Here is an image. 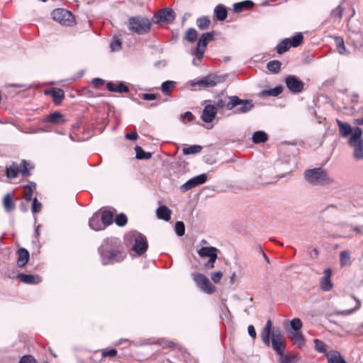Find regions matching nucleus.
Segmentation results:
<instances>
[{
	"instance_id": "nucleus-1",
	"label": "nucleus",
	"mask_w": 363,
	"mask_h": 363,
	"mask_svg": "<svg viewBox=\"0 0 363 363\" xmlns=\"http://www.w3.org/2000/svg\"><path fill=\"white\" fill-rule=\"evenodd\" d=\"M98 251L104 265L121 262L126 257L120 240L114 238L105 240L99 247Z\"/></svg>"
},
{
	"instance_id": "nucleus-2",
	"label": "nucleus",
	"mask_w": 363,
	"mask_h": 363,
	"mask_svg": "<svg viewBox=\"0 0 363 363\" xmlns=\"http://www.w3.org/2000/svg\"><path fill=\"white\" fill-rule=\"evenodd\" d=\"M272 323L269 320L261 333V339L264 345L269 346L272 344V348L278 354H282L284 352V337L279 329L272 330Z\"/></svg>"
},
{
	"instance_id": "nucleus-3",
	"label": "nucleus",
	"mask_w": 363,
	"mask_h": 363,
	"mask_svg": "<svg viewBox=\"0 0 363 363\" xmlns=\"http://www.w3.org/2000/svg\"><path fill=\"white\" fill-rule=\"evenodd\" d=\"M306 180L312 185L325 186L333 182L327 171L323 168H314L305 171Z\"/></svg>"
},
{
	"instance_id": "nucleus-4",
	"label": "nucleus",
	"mask_w": 363,
	"mask_h": 363,
	"mask_svg": "<svg viewBox=\"0 0 363 363\" xmlns=\"http://www.w3.org/2000/svg\"><path fill=\"white\" fill-rule=\"evenodd\" d=\"M362 130L357 128L353 135L348 140V144L353 148L352 156L356 161L363 160V139L362 138Z\"/></svg>"
},
{
	"instance_id": "nucleus-5",
	"label": "nucleus",
	"mask_w": 363,
	"mask_h": 363,
	"mask_svg": "<svg viewBox=\"0 0 363 363\" xmlns=\"http://www.w3.org/2000/svg\"><path fill=\"white\" fill-rule=\"evenodd\" d=\"M151 23L149 19L137 16L129 19V29L139 35L147 33L150 30Z\"/></svg>"
},
{
	"instance_id": "nucleus-6",
	"label": "nucleus",
	"mask_w": 363,
	"mask_h": 363,
	"mask_svg": "<svg viewBox=\"0 0 363 363\" xmlns=\"http://www.w3.org/2000/svg\"><path fill=\"white\" fill-rule=\"evenodd\" d=\"M130 236L131 238L133 239V244L132 245L131 250L135 252L138 255L142 256L146 252L148 248L146 238L137 232L133 233Z\"/></svg>"
},
{
	"instance_id": "nucleus-7",
	"label": "nucleus",
	"mask_w": 363,
	"mask_h": 363,
	"mask_svg": "<svg viewBox=\"0 0 363 363\" xmlns=\"http://www.w3.org/2000/svg\"><path fill=\"white\" fill-rule=\"evenodd\" d=\"M192 278L196 286L203 292L211 294L215 290L216 287L211 283L207 277L203 274L194 273L192 274Z\"/></svg>"
},
{
	"instance_id": "nucleus-8",
	"label": "nucleus",
	"mask_w": 363,
	"mask_h": 363,
	"mask_svg": "<svg viewBox=\"0 0 363 363\" xmlns=\"http://www.w3.org/2000/svg\"><path fill=\"white\" fill-rule=\"evenodd\" d=\"M215 35V32H208L203 33L200 37L197 45L194 50V55L199 60H202L203 57V54L206 51V46L208 43L213 39Z\"/></svg>"
},
{
	"instance_id": "nucleus-9",
	"label": "nucleus",
	"mask_w": 363,
	"mask_h": 363,
	"mask_svg": "<svg viewBox=\"0 0 363 363\" xmlns=\"http://www.w3.org/2000/svg\"><path fill=\"white\" fill-rule=\"evenodd\" d=\"M218 250L214 247H203L198 250V255L201 258L209 257L208 262L205 264L206 269H212L213 264L218 258Z\"/></svg>"
},
{
	"instance_id": "nucleus-10",
	"label": "nucleus",
	"mask_w": 363,
	"mask_h": 363,
	"mask_svg": "<svg viewBox=\"0 0 363 363\" xmlns=\"http://www.w3.org/2000/svg\"><path fill=\"white\" fill-rule=\"evenodd\" d=\"M52 18L62 25L69 26L74 21L71 12L63 9H57L52 13Z\"/></svg>"
},
{
	"instance_id": "nucleus-11",
	"label": "nucleus",
	"mask_w": 363,
	"mask_h": 363,
	"mask_svg": "<svg viewBox=\"0 0 363 363\" xmlns=\"http://www.w3.org/2000/svg\"><path fill=\"white\" fill-rule=\"evenodd\" d=\"M175 19V13L173 9L170 8H166L160 10L156 13L153 18V21L156 23H170Z\"/></svg>"
},
{
	"instance_id": "nucleus-12",
	"label": "nucleus",
	"mask_w": 363,
	"mask_h": 363,
	"mask_svg": "<svg viewBox=\"0 0 363 363\" xmlns=\"http://www.w3.org/2000/svg\"><path fill=\"white\" fill-rule=\"evenodd\" d=\"M206 180L207 175L206 174H199L186 181L180 186V190L182 192H186L199 185L204 184Z\"/></svg>"
},
{
	"instance_id": "nucleus-13",
	"label": "nucleus",
	"mask_w": 363,
	"mask_h": 363,
	"mask_svg": "<svg viewBox=\"0 0 363 363\" xmlns=\"http://www.w3.org/2000/svg\"><path fill=\"white\" fill-rule=\"evenodd\" d=\"M286 86L294 94H298L303 89V82L294 75H289L285 80Z\"/></svg>"
},
{
	"instance_id": "nucleus-14",
	"label": "nucleus",
	"mask_w": 363,
	"mask_h": 363,
	"mask_svg": "<svg viewBox=\"0 0 363 363\" xmlns=\"http://www.w3.org/2000/svg\"><path fill=\"white\" fill-rule=\"evenodd\" d=\"M221 82V78L217 75H208L196 82H192L191 86L203 87H214Z\"/></svg>"
},
{
	"instance_id": "nucleus-15",
	"label": "nucleus",
	"mask_w": 363,
	"mask_h": 363,
	"mask_svg": "<svg viewBox=\"0 0 363 363\" xmlns=\"http://www.w3.org/2000/svg\"><path fill=\"white\" fill-rule=\"evenodd\" d=\"M240 98L237 96H232L228 97V101L223 99H218L215 104L217 109L226 108L228 110H233L234 108L238 106L240 103Z\"/></svg>"
},
{
	"instance_id": "nucleus-16",
	"label": "nucleus",
	"mask_w": 363,
	"mask_h": 363,
	"mask_svg": "<svg viewBox=\"0 0 363 363\" xmlns=\"http://www.w3.org/2000/svg\"><path fill=\"white\" fill-rule=\"evenodd\" d=\"M337 124L339 127L340 135L342 138H347L350 135H353L355 130L359 128V127L352 128L349 123L342 122L339 119H336Z\"/></svg>"
},
{
	"instance_id": "nucleus-17",
	"label": "nucleus",
	"mask_w": 363,
	"mask_h": 363,
	"mask_svg": "<svg viewBox=\"0 0 363 363\" xmlns=\"http://www.w3.org/2000/svg\"><path fill=\"white\" fill-rule=\"evenodd\" d=\"M216 113L214 105H207L203 110L201 118L206 123H211L215 119Z\"/></svg>"
},
{
	"instance_id": "nucleus-18",
	"label": "nucleus",
	"mask_w": 363,
	"mask_h": 363,
	"mask_svg": "<svg viewBox=\"0 0 363 363\" xmlns=\"http://www.w3.org/2000/svg\"><path fill=\"white\" fill-rule=\"evenodd\" d=\"M323 274L324 276L321 277L320 280V288L323 291H329L333 287V284L330 280L331 270L330 269H326L324 270Z\"/></svg>"
},
{
	"instance_id": "nucleus-19",
	"label": "nucleus",
	"mask_w": 363,
	"mask_h": 363,
	"mask_svg": "<svg viewBox=\"0 0 363 363\" xmlns=\"http://www.w3.org/2000/svg\"><path fill=\"white\" fill-rule=\"evenodd\" d=\"M238 106L235 107L234 112L235 113H245L250 111L254 106L253 104L250 100H242L240 99Z\"/></svg>"
},
{
	"instance_id": "nucleus-20",
	"label": "nucleus",
	"mask_w": 363,
	"mask_h": 363,
	"mask_svg": "<svg viewBox=\"0 0 363 363\" xmlns=\"http://www.w3.org/2000/svg\"><path fill=\"white\" fill-rule=\"evenodd\" d=\"M228 16V10L226 6L223 4L217 5L213 10L214 18L220 21H224Z\"/></svg>"
},
{
	"instance_id": "nucleus-21",
	"label": "nucleus",
	"mask_w": 363,
	"mask_h": 363,
	"mask_svg": "<svg viewBox=\"0 0 363 363\" xmlns=\"http://www.w3.org/2000/svg\"><path fill=\"white\" fill-rule=\"evenodd\" d=\"M108 91L117 93H127L129 91L128 87L123 82L114 84L111 82H108L106 84Z\"/></svg>"
},
{
	"instance_id": "nucleus-22",
	"label": "nucleus",
	"mask_w": 363,
	"mask_h": 363,
	"mask_svg": "<svg viewBox=\"0 0 363 363\" xmlns=\"http://www.w3.org/2000/svg\"><path fill=\"white\" fill-rule=\"evenodd\" d=\"M18 260L17 264L20 267L26 266L30 257L28 251L25 248H20L18 250Z\"/></svg>"
},
{
	"instance_id": "nucleus-23",
	"label": "nucleus",
	"mask_w": 363,
	"mask_h": 363,
	"mask_svg": "<svg viewBox=\"0 0 363 363\" xmlns=\"http://www.w3.org/2000/svg\"><path fill=\"white\" fill-rule=\"evenodd\" d=\"M89 227L94 230L97 231L104 229L99 213H95L92 216V217L89 219Z\"/></svg>"
},
{
	"instance_id": "nucleus-24",
	"label": "nucleus",
	"mask_w": 363,
	"mask_h": 363,
	"mask_svg": "<svg viewBox=\"0 0 363 363\" xmlns=\"http://www.w3.org/2000/svg\"><path fill=\"white\" fill-rule=\"evenodd\" d=\"M46 94L51 95L56 104H60L65 97L64 91L60 88H54L51 91H46Z\"/></svg>"
},
{
	"instance_id": "nucleus-25",
	"label": "nucleus",
	"mask_w": 363,
	"mask_h": 363,
	"mask_svg": "<svg viewBox=\"0 0 363 363\" xmlns=\"http://www.w3.org/2000/svg\"><path fill=\"white\" fill-rule=\"evenodd\" d=\"M18 278L25 284H33L41 282V278L39 276L32 274H19Z\"/></svg>"
},
{
	"instance_id": "nucleus-26",
	"label": "nucleus",
	"mask_w": 363,
	"mask_h": 363,
	"mask_svg": "<svg viewBox=\"0 0 363 363\" xmlns=\"http://www.w3.org/2000/svg\"><path fill=\"white\" fill-rule=\"evenodd\" d=\"M328 363H347L337 351H330L327 353Z\"/></svg>"
},
{
	"instance_id": "nucleus-27",
	"label": "nucleus",
	"mask_w": 363,
	"mask_h": 363,
	"mask_svg": "<svg viewBox=\"0 0 363 363\" xmlns=\"http://www.w3.org/2000/svg\"><path fill=\"white\" fill-rule=\"evenodd\" d=\"M158 218L168 221L171 218V211L166 206H160L156 211Z\"/></svg>"
},
{
	"instance_id": "nucleus-28",
	"label": "nucleus",
	"mask_w": 363,
	"mask_h": 363,
	"mask_svg": "<svg viewBox=\"0 0 363 363\" xmlns=\"http://www.w3.org/2000/svg\"><path fill=\"white\" fill-rule=\"evenodd\" d=\"M290 338L297 347H301L304 345V338L300 331H291L290 333Z\"/></svg>"
},
{
	"instance_id": "nucleus-29",
	"label": "nucleus",
	"mask_w": 363,
	"mask_h": 363,
	"mask_svg": "<svg viewBox=\"0 0 363 363\" xmlns=\"http://www.w3.org/2000/svg\"><path fill=\"white\" fill-rule=\"evenodd\" d=\"M100 218L104 227L108 225L113 222V213L109 210H104L100 215Z\"/></svg>"
},
{
	"instance_id": "nucleus-30",
	"label": "nucleus",
	"mask_w": 363,
	"mask_h": 363,
	"mask_svg": "<svg viewBox=\"0 0 363 363\" xmlns=\"http://www.w3.org/2000/svg\"><path fill=\"white\" fill-rule=\"evenodd\" d=\"M63 116L59 112H54L47 116L43 119V123H58L61 120H62Z\"/></svg>"
},
{
	"instance_id": "nucleus-31",
	"label": "nucleus",
	"mask_w": 363,
	"mask_h": 363,
	"mask_svg": "<svg viewBox=\"0 0 363 363\" xmlns=\"http://www.w3.org/2000/svg\"><path fill=\"white\" fill-rule=\"evenodd\" d=\"M254 3L250 0H246L234 4L233 11L236 13L242 12L245 8H251Z\"/></svg>"
},
{
	"instance_id": "nucleus-32",
	"label": "nucleus",
	"mask_w": 363,
	"mask_h": 363,
	"mask_svg": "<svg viewBox=\"0 0 363 363\" xmlns=\"http://www.w3.org/2000/svg\"><path fill=\"white\" fill-rule=\"evenodd\" d=\"M267 135L264 131L258 130L255 131L253 135L252 140L254 143H261L267 140Z\"/></svg>"
},
{
	"instance_id": "nucleus-33",
	"label": "nucleus",
	"mask_w": 363,
	"mask_h": 363,
	"mask_svg": "<svg viewBox=\"0 0 363 363\" xmlns=\"http://www.w3.org/2000/svg\"><path fill=\"white\" fill-rule=\"evenodd\" d=\"M3 204L6 212L12 211L16 206L15 203L12 201L9 194H7L4 197Z\"/></svg>"
},
{
	"instance_id": "nucleus-34",
	"label": "nucleus",
	"mask_w": 363,
	"mask_h": 363,
	"mask_svg": "<svg viewBox=\"0 0 363 363\" xmlns=\"http://www.w3.org/2000/svg\"><path fill=\"white\" fill-rule=\"evenodd\" d=\"M291 47V44H290L289 39L283 40L277 46V51L279 54H283L286 52Z\"/></svg>"
},
{
	"instance_id": "nucleus-35",
	"label": "nucleus",
	"mask_w": 363,
	"mask_h": 363,
	"mask_svg": "<svg viewBox=\"0 0 363 363\" xmlns=\"http://www.w3.org/2000/svg\"><path fill=\"white\" fill-rule=\"evenodd\" d=\"M136 158L138 160H148L151 158L152 154L150 152H145L140 146L135 147Z\"/></svg>"
},
{
	"instance_id": "nucleus-36",
	"label": "nucleus",
	"mask_w": 363,
	"mask_h": 363,
	"mask_svg": "<svg viewBox=\"0 0 363 363\" xmlns=\"http://www.w3.org/2000/svg\"><path fill=\"white\" fill-rule=\"evenodd\" d=\"M352 298H354L356 301V306L352 308V309H347L344 311H340L335 313L336 315H347L353 312L357 311L360 306H361V301L359 299L355 298L354 296H352Z\"/></svg>"
},
{
	"instance_id": "nucleus-37",
	"label": "nucleus",
	"mask_w": 363,
	"mask_h": 363,
	"mask_svg": "<svg viewBox=\"0 0 363 363\" xmlns=\"http://www.w3.org/2000/svg\"><path fill=\"white\" fill-rule=\"evenodd\" d=\"M283 91V87L281 86H276L273 89L264 90L262 91V96H277L281 94Z\"/></svg>"
},
{
	"instance_id": "nucleus-38",
	"label": "nucleus",
	"mask_w": 363,
	"mask_h": 363,
	"mask_svg": "<svg viewBox=\"0 0 363 363\" xmlns=\"http://www.w3.org/2000/svg\"><path fill=\"white\" fill-rule=\"evenodd\" d=\"M35 189V185L27 184L23 187V196L27 201L32 199L33 190Z\"/></svg>"
},
{
	"instance_id": "nucleus-39",
	"label": "nucleus",
	"mask_w": 363,
	"mask_h": 363,
	"mask_svg": "<svg viewBox=\"0 0 363 363\" xmlns=\"http://www.w3.org/2000/svg\"><path fill=\"white\" fill-rule=\"evenodd\" d=\"M198 37V33L194 28H189L184 35V39L190 43H194Z\"/></svg>"
},
{
	"instance_id": "nucleus-40",
	"label": "nucleus",
	"mask_w": 363,
	"mask_h": 363,
	"mask_svg": "<svg viewBox=\"0 0 363 363\" xmlns=\"http://www.w3.org/2000/svg\"><path fill=\"white\" fill-rule=\"evenodd\" d=\"M19 172L18 167L16 164L13 163L12 165L6 168V177L9 179L16 178Z\"/></svg>"
},
{
	"instance_id": "nucleus-41",
	"label": "nucleus",
	"mask_w": 363,
	"mask_h": 363,
	"mask_svg": "<svg viewBox=\"0 0 363 363\" xmlns=\"http://www.w3.org/2000/svg\"><path fill=\"white\" fill-rule=\"evenodd\" d=\"M202 147L199 145H193L186 147H184L182 150L184 155H191L196 154L201 151Z\"/></svg>"
},
{
	"instance_id": "nucleus-42",
	"label": "nucleus",
	"mask_w": 363,
	"mask_h": 363,
	"mask_svg": "<svg viewBox=\"0 0 363 363\" xmlns=\"http://www.w3.org/2000/svg\"><path fill=\"white\" fill-rule=\"evenodd\" d=\"M335 43L337 45V51L340 55L349 54V52L346 50L343 39L342 38H340V37L335 38Z\"/></svg>"
},
{
	"instance_id": "nucleus-43",
	"label": "nucleus",
	"mask_w": 363,
	"mask_h": 363,
	"mask_svg": "<svg viewBox=\"0 0 363 363\" xmlns=\"http://www.w3.org/2000/svg\"><path fill=\"white\" fill-rule=\"evenodd\" d=\"M174 82L166 81L162 84L161 90L164 94H169L174 89Z\"/></svg>"
},
{
	"instance_id": "nucleus-44",
	"label": "nucleus",
	"mask_w": 363,
	"mask_h": 363,
	"mask_svg": "<svg viewBox=\"0 0 363 363\" xmlns=\"http://www.w3.org/2000/svg\"><path fill=\"white\" fill-rule=\"evenodd\" d=\"M19 172L21 173L23 176H27L30 174V169H32V167L30 163H28L26 160H23L19 166Z\"/></svg>"
},
{
	"instance_id": "nucleus-45",
	"label": "nucleus",
	"mask_w": 363,
	"mask_h": 363,
	"mask_svg": "<svg viewBox=\"0 0 363 363\" xmlns=\"http://www.w3.org/2000/svg\"><path fill=\"white\" fill-rule=\"evenodd\" d=\"M289 39L290 41V44H291V47L296 48L302 43L303 36L302 33H298L296 34L294 36H293L292 38H289Z\"/></svg>"
},
{
	"instance_id": "nucleus-46",
	"label": "nucleus",
	"mask_w": 363,
	"mask_h": 363,
	"mask_svg": "<svg viewBox=\"0 0 363 363\" xmlns=\"http://www.w3.org/2000/svg\"><path fill=\"white\" fill-rule=\"evenodd\" d=\"M280 356V362L281 363H296L297 357L295 355L291 354H284L282 352V354H279Z\"/></svg>"
},
{
	"instance_id": "nucleus-47",
	"label": "nucleus",
	"mask_w": 363,
	"mask_h": 363,
	"mask_svg": "<svg viewBox=\"0 0 363 363\" xmlns=\"http://www.w3.org/2000/svg\"><path fill=\"white\" fill-rule=\"evenodd\" d=\"M281 62L279 60H272L267 63V69L274 73H277L281 68Z\"/></svg>"
},
{
	"instance_id": "nucleus-48",
	"label": "nucleus",
	"mask_w": 363,
	"mask_h": 363,
	"mask_svg": "<svg viewBox=\"0 0 363 363\" xmlns=\"http://www.w3.org/2000/svg\"><path fill=\"white\" fill-rule=\"evenodd\" d=\"M211 21L207 17H201L197 19L196 25L201 29L205 30L209 27Z\"/></svg>"
},
{
	"instance_id": "nucleus-49",
	"label": "nucleus",
	"mask_w": 363,
	"mask_h": 363,
	"mask_svg": "<svg viewBox=\"0 0 363 363\" xmlns=\"http://www.w3.org/2000/svg\"><path fill=\"white\" fill-rule=\"evenodd\" d=\"M340 262L342 266H345L350 263V254L349 251L345 250L340 252Z\"/></svg>"
},
{
	"instance_id": "nucleus-50",
	"label": "nucleus",
	"mask_w": 363,
	"mask_h": 363,
	"mask_svg": "<svg viewBox=\"0 0 363 363\" xmlns=\"http://www.w3.org/2000/svg\"><path fill=\"white\" fill-rule=\"evenodd\" d=\"M174 230L178 236H182L185 233V225L182 221H177L174 225Z\"/></svg>"
},
{
	"instance_id": "nucleus-51",
	"label": "nucleus",
	"mask_w": 363,
	"mask_h": 363,
	"mask_svg": "<svg viewBox=\"0 0 363 363\" xmlns=\"http://www.w3.org/2000/svg\"><path fill=\"white\" fill-rule=\"evenodd\" d=\"M290 325L292 331H299L302 327V322L299 318H294L291 320Z\"/></svg>"
},
{
	"instance_id": "nucleus-52",
	"label": "nucleus",
	"mask_w": 363,
	"mask_h": 363,
	"mask_svg": "<svg viewBox=\"0 0 363 363\" xmlns=\"http://www.w3.org/2000/svg\"><path fill=\"white\" fill-rule=\"evenodd\" d=\"M115 223L118 226H123L127 223V217L124 213H120L116 216Z\"/></svg>"
},
{
	"instance_id": "nucleus-53",
	"label": "nucleus",
	"mask_w": 363,
	"mask_h": 363,
	"mask_svg": "<svg viewBox=\"0 0 363 363\" xmlns=\"http://www.w3.org/2000/svg\"><path fill=\"white\" fill-rule=\"evenodd\" d=\"M342 9L340 6H338L337 8H335L331 11V18H334L335 20L340 19L342 16Z\"/></svg>"
},
{
	"instance_id": "nucleus-54",
	"label": "nucleus",
	"mask_w": 363,
	"mask_h": 363,
	"mask_svg": "<svg viewBox=\"0 0 363 363\" xmlns=\"http://www.w3.org/2000/svg\"><path fill=\"white\" fill-rule=\"evenodd\" d=\"M42 203L38 200L37 198H34L32 203V212L33 213H38L41 211Z\"/></svg>"
},
{
	"instance_id": "nucleus-55",
	"label": "nucleus",
	"mask_w": 363,
	"mask_h": 363,
	"mask_svg": "<svg viewBox=\"0 0 363 363\" xmlns=\"http://www.w3.org/2000/svg\"><path fill=\"white\" fill-rule=\"evenodd\" d=\"M315 350L320 352H326V345L321 340H315Z\"/></svg>"
},
{
	"instance_id": "nucleus-56",
	"label": "nucleus",
	"mask_w": 363,
	"mask_h": 363,
	"mask_svg": "<svg viewBox=\"0 0 363 363\" xmlns=\"http://www.w3.org/2000/svg\"><path fill=\"white\" fill-rule=\"evenodd\" d=\"M110 48L113 52L118 51L121 48V42L117 38H114L111 43Z\"/></svg>"
},
{
	"instance_id": "nucleus-57",
	"label": "nucleus",
	"mask_w": 363,
	"mask_h": 363,
	"mask_svg": "<svg viewBox=\"0 0 363 363\" xmlns=\"http://www.w3.org/2000/svg\"><path fill=\"white\" fill-rule=\"evenodd\" d=\"M19 363H38L36 359L31 355H25L19 361Z\"/></svg>"
},
{
	"instance_id": "nucleus-58",
	"label": "nucleus",
	"mask_w": 363,
	"mask_h": 363,
	"mask_svg": "<svg viewBox=\"0 0 363 363\" xmlns=\"http://www.w3.org/2000/svg\"><path fill=\"white\" fill-rule=\"evenodd\" d=\"M118 352L116 349H111L109 350H102L101 351V355L103 357H115L116 356Z\"/></svg>"
},
{
	"instance_id": "nucleus-59",
	"label": "nucleus",
	"mask_w": 363,
	"mask_h": 363,
	"mask_svg": "<svg viewBox=\"0 0 363 363\" xmlns=\"http://www.w3.org/2000/svg\"><path fill=\"white\" fill-rule=\"evenodd\" d=\"M222 277H223V273L221 272H213V273H211V279L214 283L220 282Z\"/></svg>"
},
{
	"instance_id": "nucleus-60",
	"label": "nucleus",
	"mask_w": 363,
	"mask_h": 363,
	"mask_svg": "<svg viewBox=\"0 0 363 363\" xmlns=\"http://www.w3.org/2000/svg\"><path fill=\"white\" fill-rule=\"evenodd\" d=\"M194 118V116L190 111H186L184 113L182 114L180 116V119L184 121V119H186L188 121H192Z\"/></svg>"
},
{
	"instance_id": "nucleus-61",
	"label": "nucleus",
	"mask_w": 363,
	"mask_h": 363,
	"mask_svg": "<svg viewBox=\"0 0 363 363\" xmlns=\"http://www.w3.org/2000/svg\"><path fill=\"white\" fill-rule=\"evenodd\" d=\"M105 83V81L100 78H95L92 80V84L94 86L99 87L103 85Z\"/></svg>"
},
{
	"instance_id": "nucleus-62",
	"label": "nucleus",
	"mask_w": 363,
	"mask_h": 363,
	"mask_svg": "<svg viewBox=\"0 0 363 363\" xmlns=\"http://www.w3.org/2000/svg\"><path fill=\"white\" fill-rule=\"evenodd\" d=\"M248 334L250 337L255 339L257 336L255 329L253 325H250L247 328Z\"/></svg>"
},
{
	"instance_id": "nucleus-63",
	"label": "nucleus",
	"mask_w": 363,
	"mask_h": 363,
	"mask_svg": "<svg viewBox=\"0 0 363 363\" xmlns=\"http://www.w3.org/2000/svg\"><path fill=\"white\" fill-rule=\"evenodd\" d=\"M143 99L146 101H152L156 99V95L154 94H144Z\"/></svg>"
},
{
	"instance_id": "nucleus-64",
	"label": "nucleus",
	"mask_w": 363,
	"mask_h": 363,
	"mask_svg": "<svg viewBox=\"0 0 363 363\" xmlns=\"http://www.w3.org/2000/svg\"><path fill=\"white\" fill-rule=\"evenodd\" d=\"M138 135L136 132L128 133L125 135V138L128 140H136Z\"/></svg>"
}]
</instances>
